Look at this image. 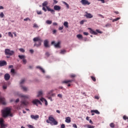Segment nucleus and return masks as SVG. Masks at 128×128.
Masks as SVG:
<instances>
[{
	"instance_id": "nucleus-52",
	"label": "nucleus",
	"mask_w": 128,
	"mask_h": 128,
	"mask_svg": "<svg viewBox=\"0 0 128 128\" xmlns=\"http://www.w3.org/2000/svg\"><path fill=\"white\" fill-rule=\"evenodd\" d=\"M37 14H42V11H38Z\"/></svg>"
},
{
	"instance_id": "nucleus-5",
	"label": "nucleus",
	"mask_w": 128,
	"mask_h": 128,
	"mask_svg": "<svg viewBox=\"0 0 128 128\" xmlns=\"http://www.w3.org/2000/svg\"><path fill=\"white\" fill-rule=\"evenodd\" d=\"M4 53L6 56H14V51L10 50L7 48L5 49Z\"/></svg>"
},
{
	"instance_id": "nucleus-47",
	"label": "nucleus",
	"mask_w": 128,
	"mask_h": 128,
	"mask_svg": "<svg viewBox=\"0 0 128 128\" xmlns=\"http://www.w3.org/2000/svg\"><path fill=\"white\" fill-rule=\"evenodd\" d=\"M24 22H26V20H30V18H24Z\"/></svg>"
},
{
	"instance_id": "nucleus-12",
	"label": "nucleus",
	"mask_w": 128,
	"mask_h": 128,
	"mask_svg": "<svg viewBox=\"0 0 128 128\" xmlns=\"http://www.w3.org/2000/svg\"><path fill=\"white\" fill-rule=\"evenodd\" d=\"M52 44H54L55 48H60V42H58L56 44H55L54 41L52 42Z\"/></svg>"
},
{
	"instance_id": "nucleus-48",
	"label": "nucleus",
	"mask_w": 128,
	"mask_h": 128,
	"mask_svg": "<svg viewBox=\"0 0 128 128\" xmlns=\"http://www.w3.org/2000/svg\"><path fill=\"white\" fill-rule=\"evenodd\" d=\"M50 56V52H46V56L48 57Z\"/></svg>"
},
{
	"instance_id": "nucleus-42",
	"label": "nucleus",
	"mask_w": 128,
	"mask_h": 128,
	"mask_svg": "<svg viewBox=\"0 0 128 128\" xmlns=\"http://www.w3.org/2000/svg\"><path fill=\"white\" fill-rule=\"evenodd\" d=\"M22 62H23L24 64H26V58L22 60Z\"/></svg>"
},
{
	"instance_id": "nucleus-11",
	"label": "nucleus",
	"mask_w": 128,
	"mask_h": 128,
	"mask_svg": "<svg viewBox=\"0 0 128 128\" xmlns=\"http://www.w3.org/2000/svg\"><path fill=\"white\" fill-rule=\"evenodd\" d=\"M8 64L4 60H0V66H6Z\"/></svg>"
},
{
	"instance_id": "nucleus-63",
	"label": "nucleus",
	"mask_w": 128,
	"mask_h": 128,
	"mask_svg": "<svg viewBox=\"0 0 128 128\" xmlns=\"http://www.w3.org/2000/svg\"><path fill=\"white\" fill-rule=\"evenodd\" d=\"M52 24H53L54 26H58V23H56V22H53V23H52Z\"/></svg>"
},
{
	"instance_id": "nucleus-61",
	"label": "nucleus",
	"mask_w": 128,
	"mask_h": 128,
	"mask_svg": "<svg viewBox=\"0 0 128 128\" xmlns=\"http://www.w3.org/2000/svg\"><path fill=\"white\" fill-rule=\"evenodd\" d=\"M38 24H34V28H38Z\"/></svg>"
},
{
	"instance_id": "nucleus-38",
	"label": "nucleus",
	"mask_w": 128,
	"mask_h": 128,
	"mask_svg": "<svg viewBox=\"0 0 128 128\" xmlns=\"http://www.w3.org/2000/svg\"><path fill=\"white\" fill-rule=\"evenodd\" d=\"M24 82H26V80L24 79H22L21 80V82H20V84H22L24 83Z\"/></svg>"
},
{
	"instance_id": "nucleus-10",
	"label": "nucleus",
	"mask_w": 128,
	"mask_h": 128,
	"mask_svg": "<svg viewBox=\"0 0 128 128\" xmlns=\"http://www.w3.org/2000/svg\"><path fill=\"white\" fill-rule=\"evenodd\" d=\"M86 14L84 16H86L87 18H93V16L90 13H88V12H86Z\"/></svg>"
},
{
	"instance_id": "nucleus-24",
	"label": "nucleus",
	"mask_w": 128,
	"mask_h": 128,
	"mask_svg": "<svg viewBox=\"0 0 128 128\" xmlns=\"http://www.w3.org/2000/svg\"><path fill=\"white\" fill-rule=\"evenodd\" d=\"M76 38H78L79 40H82V35L79 34L76 35Z\"/></svg>"
},
{
	"instance_id": "nucleus-64",
	"label": "nucleus",
	"mask_w": 128,
	"mask_h": 128,
	"mask_svg": "<svg viewBox=\"0 0 128 128\" xmlns=\"http://www.w3.org/2000/svg\"><path fill=\"white\" fill-rule=\"evenodd\" d=\"M54 4H58V1H56V0H54Z\"/></svg>"
},
{
	"instance_id": "nucleus-59",
	"label": "nucleus",
	"mask_w": 128,
	"mask_h": 128,
	"mask_svg": "<svg viewBox=\"0 0 128 128\" xmlns=\"http://www.w3.org/2000/svg\"><path fill=\"white\" fill-rule=\"evenodd\" d=\"M58 98H62V96L61 94H58Z\"/></svg>"
},
{
	"instance_id": "nucleus-21",
	"label": "nucleus",
	"mask_w": 128,
	"mask_h": 128,
	"mask_svg": "<svg viewBox=\"0 0 128 128\" xmlns=\"http://www.w3.org/2000/svg\"><path fill=\"white\" fill-rule=\"evenodd\" d=\"M36 68H38V70H41V72H43L44 74L46 72L44 71V68H42V67L40 66H37Z\"/></svg>"
},
{
	"instance_id": "nucleus-53",
	"label": "nucleus",
	"mask_w": 128,
	"mask_h": 128,
	"mask_svg": "<svg viewBox=\"0 0 128 128\" xmlns=\"http://www.w3.org/2000/svg\"><path fill=\"white\" fill-rule=\"evenodd\" d=\"M59 30H64V26H62L61 27H60L58 28Z\"/></svg>"
},
{
	"instance_id": "nucleus-27",
	"label": "nucleus",
	"mask_w": 128,
	"mask_h": 128,
	"mask_svg": "<svg viewBox=\"0 0 128 128\" xmlns=\"http://www.w3.org/2000/svg\"><path fill=\"white\" fill-rule=\"evenodd\" d=\"M86 126L88 128H94V126L90 124H86Z\"/></svg>"
},
{
	"instance_id": "nucleus-3",
	"label": "nucleus",
	"mask_w": 128,
	"mask_h": 128,
	"mask_svg": "<svg viewBox=\"0 0 128 128\" xmlns=\"http://www.w3.org/2000/svg\"><path fill=\"white\" fill-rule=\"evenodd\" d=\"M48 1H45L42 4V6H45L46 8V10L48 12H50L51 14H54V12L55 11L53 9L50 8L48 6Z\"/></svg>"
},
{
	"instance_id": "nucleus-56",
	"label": "nucleus",
	"mask_w": 128,
	"mask_h": 128,
	"mask_svg": "<svg viewBox=\"0 0 128 128\" xmlns=\"http://www.w3.org/2000/svg\"><path fill=\"white\" fill-rule=\"evenodd\" d=\"M66 128V125H64V124H62L61 125V128Z\"/></svg>"
},
{
	"instance_id": "nucleus-39",
	"label": "nucleus",
	"mask_w": 128,
	"mask_h": 128,
	"mask_svg": "<svg viewBox=\"0 0 128 128\" xmlns=\"http://www.w3.org/2000/svg\"><path fill=\"white\" fill-rule=\"evenodd\" d=\"M42 92L40 91V92H38V96H42Z\"/></svg>"
},
{
	"instance_id": "nucleus-29",
	"label": "nucleus",
	"mask_w": 128,
	"mask_h": 128,
	"mask_svg": "<svg viewBox=\"0 0 128 128\" xmlns=\"http://www.w3.org/2000/svg\"><path fill=\"white\" fill-rule=\"evenodd\" d=\"M70 76L71 78H76V74H71L70 75Z\"/></svg>"
},
{
	"instance_id": "nucleus-57",
	"label": "nucleus",
	"mask_w": 128,
	"mask_h": 128,
	"mask_svg": "<svg viewBox=\"0 0 128 128\" xmlns=\"http://www.w3.org/2000/svg\"><path fill=\"white\" fill-rule=\"evenodd\" d=\"M42 10H44V12H46V8L44 6L42 8Z\"/></svg>"
},
{
	"instance_id": "nucleus-30",
	"label": "nucleus",
	"mask_w": 128,
	"mask_h": 128,
	"mask_svg": "<svg viewBox=\"0 0 128 128\" xmlns=\"http://www.w3.org/2000/svg\"><path fill=\"white\" fill-rule=\"evenodd\" d=\"M0 126H1L2 128H6V126H8L7 124H4V123L2 124H0Z\"/></svg>"
},
{
	"instance_id": "nucleus-7",
	"label": "nucleus",
	"mask_w": 128,
	"mask_h": 128,
	"mask_svg": "<svg viewBox=\"0 0 128 128\" xmlns=\"http://www.w3.org/2000/svg\"><path fill=\"white\" fill-rule=\"evenodd\" d=\"M80 2L83 4V6H86V4L89 6V4H90V2L88 0H82Z\"/></svg>"
},
{
	"instance_id": "nucleus-55",
	"label": "nucleus",
	"mask_w": 128,
	"mask_h": 128,
	"mask_svg": "<svg viewBox=\"0 0 128 128\" xmlns=\"http://www.w3.org/2000/svg\"><path fill=\"white\" fill-rule=\"evenodd\" d=\"M98 2H101L102 4H104V2H106L104 0H98Z\"/></svg>"
},
{
	"instance_id": "nucleus-28",
	"label": "nucleus",
	"mask_w": 128,
	"mask_h": 128,
	"mask_svg": "<svg viewBox=\"0 0 128 128\" xmlns=\"http://www.w3.org/2000/svg\"><path fill=\"white\" fill-rule=\"evenodd\" d=\"M3 90H6L8 88V85L6 84H4L2 86Z\"/></svg>"
},
{
	"instance_id": "nucleus-4",
	"label": "nucleus",
	"mask_w": 128,
	"mask_h": 128,
	"mask_svg": "<svg viewBox=\"0 0 128 128\" xmlns=\"http://www.w3.org/2000/svg\"><path fill=\"white\" fill-rule=\"evenodd\" d=\"M50 121L52 122L54 126H56L58 124V122L56 120V119L52 116H50L48 118V120H46L47 124H52V122H50Z\"/></svg>"
},
{
	"instance_id": "nucleus-37",
	"label": "nucleus",
	"mask_w": 128,
	"mask_h": 128,
	"mask_svg": "<svg viewBox=\"0 0 128 128\" xmlns=\"http://www.w3.org/2000/svg\"><path fill=\"white\" fill-rule=\"evenodd\" d=\"M123 119L124 120H128V117L126 116H124Z\"/></svg>"
},
{
	"instance_id": "nucleus-23",
	"label": "nucleus",
	"mask_w": 128,
	"mask_h": 128,
	"mask_svg": "<svg viewBox=\"0 0 128 128\" xmlns=\"http://www.w3.org/2000/svg\"><path fill=\"white\" fill-rule=\"evenodd\" d=\"M18 56L20 60H24L26 58V56L24 55H18Z\"/></svg>"
},
{
	"instance_id": "nucleus-50",
	"label": "nucleus",
	"mask_w": 128,
	"mask_h": 128,
	"mask_svg": "<svg viewBox=\"0 0 128 128\" xmlns=\"http://www.w3.org/2000/svg\"><path fill=\"white\" fill-rule=\"evenodd\" d=\"M83 34H84V36H88V32H83Z\"/></svg>"
},
{
	"instance_id": "nucleus-8",
	"label": "nucleus",
	"mask_w": 128,
	"mask_h": 128,
	"mask_svg": "<svg viewBox=\"0 0 128 128\" xmlns=\"http://www.w3.org/2000/svg\"><path fill=\"white\" fill-rule=\"evenodd\" d=\"M61 8H62L60 6L56 5L54 6V10H57L58 12H60Z\"/></svg>"
},
{
	"instance_id": "nucleus-44",
	"label": "nucleus",
	"mask_w": 128,
	"mask_h": 128,
	"mask_svg": "<svg viewBox=\"0 0 128 128\" xmlns=\"http://www.w3.org/2000/svg\"><path fill=\"white\" fill-rule=\"evenodd\" d=\"M4 124V119L0 118V124Z\"/></svg>"
},
{
	"instance_id": "nucleus-54",
	"label": "nucleus",
	"mask_w": 128,
	"mask_h": 128,
	"mask_svg": "<svg viewBox=\"0 0 128 128\" xmlns=\"http://www.w3.org/2000/svg\"><path fill=\"white\" fill-rule=\"evenodd\" d=\"M72 126L73 128H78V126H76V124H73Z\"/></svg>"
},
{
	"instance_id": "nucleus-43",
	"label": "nucleus",
	"mask_w": 128,
	"mask_h": 128,
	"mask_svg": "<svg viewBox=\"0 0 128 128\" xmlns=\"http://www.w3.org/2000/svg\"><path fill=\"white\" fill-rule=\"evenodd\" d=\"M19 50L21 52H24L25 50L24 49L21 48L19 49Z\"/></svg>"
},
{
	"instance_id": "nucleus-35",
	"label": "nucleus",
	"mask_w": 128,
	"mask_h": 128,
	"mask_svg": "<svg viewBox=\"0 0 128 128\" xmlns=\"http://www.w3.org/2000/svg\"><path fill=\"white\" fill-rule=\"evenodd\" d=\"M21 86L22 90H24V92H26V90H28V88H26V87H24V86Z\"/></svg>"
},
{
	"instance_id": "nucleus-46",
	"label": "nucleus",
	"mask_w": 128,
	"mask_h": 128,
	"mask_svg": "<svg viewBox=\"0 0 128 128\" xmlns=\"http://www.w3.org/2000/svg\"><path fill=\"white\" fill-rule=\"evenodd\" d=\"M11 72L12 74H16V71L14 70V69H12Z\"/></svg>"
},
{
	"instance_id": "nucleus-25",
	"label": "nucleus",
	"mask_w": 128,
	"mask_h": 128,
	"mask_svg": "<svg viewBox=\"0 0 128 128\" xmlns=\"http://www.w3.org/2000/svg\"><path fill=\"white\" fill-rule=\"evenodd\" d=\"M64 26L66 28H68V22H64Z\"/></svg>"
},
{
	"instance_id": "nucleus-33",
	"label": "nucleus",
	"mask_w": 128,
	"mask_h": 128,
	"mask_svg": "<svg viewBox=\"0 0 128 128\" xmlns=\"http://www.w3.org/2000/svg\"><path fill=\"white\" fill-rule=\"evenodd\" d=\"M0 18H4V14L3 12H1L0 13Z\"/></svg>"
},
{
	"instance_id": "nucleus-13",
	"label": "nucleus",
	"mask_w": 128,
	"mask_h": 128,
	"mask_svg": "<svg viewBox=\"0 0 128 128\" xmlns=\"http://www.w3.org/2000/svg\"><path fill=\"white\" fill-rule=\"evenodd\" d=\"M88 30H90V34H94V35L98 34V32L92 30V29L91 28H88Z\"/></svg>"
},
{
	"instance_id": "nucleus-17",
	"label": "nucleus",
	"mask_w": 128,
	"mask_h": 128,
	"mask_svg": "<svg viewBox=\"0 0 128 128\" xmlns=\"http://www.w3.org/2000/svg\"><path fill=\"white\" fill-rule=\"evenodd\" d=\"M72 118H70V117H66V120L65 122H67L68 124H70V122H72Z\"/></svg>"
},
{
	"instance_id": "nucleus-1",
	"label": "nucleus",
	"mask_w": 128,
	"mask_h": 128,
	"mask_svg": "<svg viewBox=\"0 0 128 128\" xmlns=\"http://www.w3.org/2000/svg\"><path fill=\"white\" fill-rule=\"evenodd\" d=\"M3 118H8V116H12L10 108H6L2 110Z\"/></svg>"
},
{
	"instance_id": "nucleus-26",
	"label": "nucleus",
	"mask_w": 128,
	"mask_h": 128,
	"mask_svg": "<svg viewBox=\"0 0 128 128\" xmlns=\"http://www.w3.org/2000/svg\"><path fill=\"white\" fill-rule=\"evenodd\" d=\"M46 24H52V20H47L46 21Z\"/></svg>"
},
{
	"instance_id": "nucleus-51",
	"label": "nucleus",
	"mask_w": 128,
	"mask_h": 128,
	"mask_svg": "<svg viewBox=\"0 0 128 128\" xmlns=\"http://www.w3.org/2000/svg\"><path fill=\"white\" fill-rule=\"evenodd\" d=\"M96 32H98V34H102V31H100L98 30H96Z\"/></svg>"
},
{
	"instance_id": "nucleus-60",
	"label": "nucleus",
	"mask_w": 128,
	"mask_h": 128,
	"mask_svg": "<svg viewBox=\"0 0 128 128\" xmlns=\"http://www.w3.org/2000/svg\"><path fill=\"white\" fill-rule=\"evenodd\" d=\"M30 54H34V51L32 50H30Z\"/></svg>"
},
{
	"instance_id": "nucleus-40",
	"label": "nucleus",
	"mask_w": 128,
	"mask_h": 128,
	"mask_svg": "<svg viewBox=\"0 0 128 128\" xmlns=\"http://www.w3.org/2000/svg\"><path fill=\"white\" fill-rule=\"evenodd\" d=\"M120 18H116L115 19H114L112 20V22H118V20H120Z\"/></svg>"
},
{
	"instance_id": "nucleus-15",
	"label": "nucleus",
	"mask_w": 128,
	"mask_h": 128,
	"mask_svg": "<svg viewBox=\"0 0 128 128\" xmlns=\"http://www.w3.org/2000/svg\"><path fill=\"white\" fill-rule=\"evenodd\" d=\"M74 80H65L63 81L62 82V84H70L72 82H74Z\"/></svg>"
},
{
	"instance_id": "nucleus-45",
	"label": "nucleus",
	"mask_w": 128,
	"mask_h": 128,
	"mask_svg": "<svg viewBox=\"0 0 128 128\" xmlns=\"http://www.w3.org/2000/svg\"><path fill=\"white\" fill-rule=\"evenodd\" d=\"M98 16H100V18H104V16L101 14H98Z\"/></svg>"
},
{
	"instance_id": "nucleus-62",
	"label": "nucleus",
	"mask_w": 128,
	"mask_h": 128,
	"mask_svg": "<svg viewBox=\"0 0 128 128\" xmlns=\"http://www.w3.org/2000/svg\"><path fill=\"white\" fill-rule=\"evenodd\" d=\"M9 68H14V66L12 65H10L8 66Z\"/></svg>"
},
{
	"instance_id": "nucleus-32",
	"label": "nucleus",
	"mask_w": 128,
	"mask_h": 128,
	"mask_svg": "<svg viewBox=\"0 0 128 128\" xmlns=\"http://www.w3.org/2000/svg\"><path fill=\"white\" fill-rule=\"evenodd\" d=\"M63 4L66 6L67 8H70V5H68V3H66V2H63Z\"/></svg>"
},
{
	"instance_id": "nucleus-2",
	"label": "nucleus",
	"mask_w": 128,
	"mask_h": 128,
	"mask_svg": "<svg viewBox=\"0 0 128 128\" xmlns=\"http://www.w3.org/2000/svg\"><path fill=\"white\" fill-rule=\"evenodd\" d=\"M33 40L34 42H38V44H37L36 42L34 44V46H37L38 48L42 46V40L40 36H37L34 38Z\"/></svg>"
},
{
	"instance_id": "nucleus-34",
	"label": "nucleus",
	"mask_w": 128,
	"mask_h": 128,
	"mask_svg": "<svg viewBox=\"0 0 128 128\" xmlns=\"http://www.w3.org/2000/svg\"><path fill=\"white\" fill-rule=\"evenodd\" d=\"M90 78H91L92 80H93V82L96 81V77H94V76H91Z\"/></svg>"
},
{
	"instance_id": "nucleus-36",
	"label": "nucleus",
	"mask_w": 128,
	"mask_h": 128,
	"mask_svg": "<svg viewBox=\"0 0 128 128\" xmlns=\"http://www.w3.org/2000/svg\"><path fill=\"white\" fill-rule=\"evenodd\" d=\"M8 36H10V38H14V35H12V32H8Z\"/></svg>"
},
{
	"instance_id": "nucleus-14",
	"label": "nucleus",
	"mask_w": 128,
	"mask_h": 128,
	"mask_svg": "<svg viewBox=\"0 0 128 128\" xmlns=\"http://www.w3.org/2000/svg\"><path fill=\"white\" fill-rule=\"evenodd\" d=\"M30 118H32V120H38V118H40V116L38 115H31L30 116Z\"/></svg>"
},
{
	"instance_id": "nucleus-6",
	"label": "nucleus",
	"mask_w": 128,
	"mask_h": 128,
	"mask_svg": "<svg viewBox=\"0 0 128 128\" xmlns=\"http://www.w3.org/2000/svg\"><path fill=\"white\" fill-rule=\"evenodd\" d=\"M32 102L34 104H36V106H38V104H40L41 106H42V102H40V101L38 99L33 100Z\"/></svg>"
},
{
	"instance_id": "nucleus-19",
	"label": "nucleus",
	"mask_w": 128,
	"mask_h": 128,
	"mask_svg": "<svg viewBox=\"0 0 128 128\" xmlns=\"http://www.w3.org/2000/svg\"><path fill=\"white\" fill-rule=\"evenodd\" d=\"M44 46L45 48H48V40H44Z\"/></svg>"
},
{
	"instance_id": "nucleus-22",
	"label": "nucleus",
	"mask_w": 128,
	"mask_h": 128,
	"mask_svg": "<svg viewBox=\"0 0 128 128\" xmlns=\"http://www.w3.org/2000/svg\"><path fill=\"white\" fill-rule=\"evenodd\" d=\"M91 112H94V114H100L98 110H92Z\"/></svg>"
},
{
	"instance_id": "nucleus-41",
	"label": "nucleus",
	"mask_w": 128,
	"mask_h": 128,
	"mask_svg": "<svg viewBox=\"0 0 128 128\" xmlns=\"http://www.w3.org/2000/svg\"><path fill=\"white\" fill-rule=\"evenodd\" d=\"M110 126L112 128H114V123H111L110 124Z\"/></svg>"
},
{
	"instance_id": "nucleus-16",
	"label": "nucleus",
	"mask_w": 128,
	"mask_h": 128,
	"mask_svg": "<svg viewBox=\"0 0 128 128\" xmlns=\"http://www.w3.org/2000/svg\"><path fill=\"white\" fill-rule=\"evenodd\" d=\"M4 78L6 80H8L10 78V74H6L4 75Z\"/></svg>"
},
{
	"instance_id": "nucleus-58",
	"label": "nucleus",
	"mask_w": 128,
	"mask_h": 128,
	"mask_svg": "<svg viewBox=\"0 0 128 128\" xmlns=\"http://www.w3.org/2000/svg\"><path fill=\"white\" fill-rule=\"evenodd\" d=\"M84 20H82L80 22V24H84Z\"/></svg>"
},
{
	"instance_id": "nucleus-18",
	"label": "nucleus",
	"mask_w": 128,
	"mask_h": 128,
	"mask_svg": "<svg viewBox=\"0 0 128 128\" xmlns=\"http://www.w3.org/2000/svg\"><path fill=\"white\" fill-rule=\"evenodd\" d=\"M40 100L42 102H44L45 106H48V101L44 99V98H41Z\"/></svg>"
},
{
	"instance_id": "nucleus-49",
	"label": "nucleus",
	"mask_w": 128,
	"mask_h": 128,
	"mask_svg": "<svg viewBox=\"0 0 128 128\" xmlns=\"http://www.w3.org/2000/svg\"><path fill=\"white\" fill-rule=\"evenodd\" d=\"M21 97L24 98H28V96H24V95H22Z\"/></svg>"
},
{
	"instance_id": "nucleus-20",
	"label": "nucleus",
	"mask_w": 128,
	"mask_h": 128,
	"mask_svg": "<svg viewBox=\"0 0 128 128\" xmlns=\"http://www.w3.org/2000/svg\"><path fill=\"white\" fill-rule=\"evenodd\" d=\"M21 104L22 105H24V106H28V102L26 100H24V101L21 102Z\"/></svg>"
},
{
	"instance_id": "nucleus-9",
	"label": "nucleus",
	"mask_w": 128,
	"mask_h": 128,
	"mask_svg": "<svg viewBox=\"0 0 128 128\" xmlns=\"http://www.w3.org/2000/svg\"><path fill=\"white\" fill-rule=\"evenodd\" d=\"M0 104H6V99L4 98H0Z\"/></svg>"
},
{
	"instance_id": "nucleus-31",
	"label": "nucleus",
	"mask_w": 128,
	"mask_h": 128,
	"mask_svg": "<svg viewBox=\"0 0 128 128\" xmlns=\"http://www.w3.org/2000/svg\"><path fill=\"white\" fill-rule=\"evenodd\" d=\"M66 52V50H61L60 54H64Z\"/></svg>"
}]
</instances>
